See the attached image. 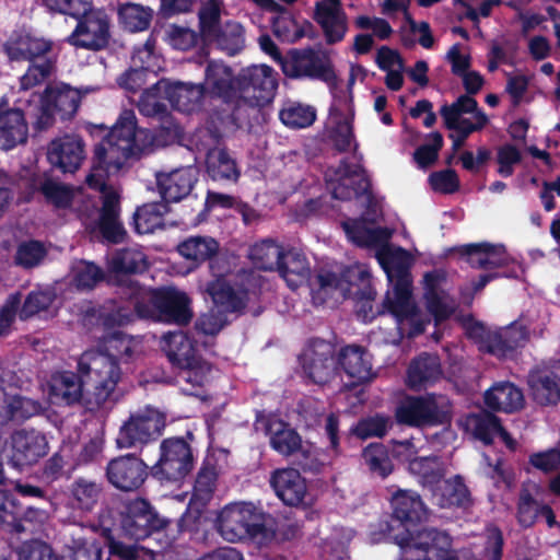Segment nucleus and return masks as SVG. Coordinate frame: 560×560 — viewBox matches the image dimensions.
I'll use <instances>...</instances> for the list:
<instances>
[{
	"label": "nucleus",
	"mask_w": 560,
	"mask_h": 560,
	"mask_svg": "<svg viewBox=\"0 0 560 560\" xmlns=\"http://www.w3.org/2000/svg\"><path fill=\"white\" fill-rule=\"evenodd\" d=\"M219 250V243L211 236H191L177 246L182 257L191 261L194 267L214 256Z\"/></svg>",
	"instance_id": "47"
},
{
	"label": "nucleus",
	"mask_w": 560,
	"mask_h": 560,
	"mask_svg": "<svg viewBox=\"0 0 560 560\" xmlns=\"http://www.w3.org/2000/svg\"><path fill=\"white\" fill-rule=\"evenodd\" d=\"M145 267L147 259L141 250L135 248L119 250L109 261L108 281L126 285L130 291L128 296L136 300L139 296L136 289L139 287L129 278L121 279V277L128 273L142 271Z\"/></svg>",
	"instance_id": "22"
},
{
	"label": "nucleus",
	"mask_w": 560,
	"mask_h": 560,
	"mask_svg": "<svg viewBox=\"0 0 560 560\" xmlns=\"http://www.w3.org/2000/svg\"><path fill=\"white\" fill-rule=\"evenodd\" d=\"M85 158L84 144L77 136H65L50 142L47 150L49 163L62 172H75Z\"/></svg>",
	"instance_id": "26"
},
{
	"label": "nucleus",
	"mask_w": 560,
	"mask_h": 560,
	"mask_svg": "<svg viewBox=\"0 0 560 560\" xmlns=\"http://www.w3.org/2000/svg\"><path fill=\"white\" fill-rule=\"evenodd\" d=\"M84 390L83 377L79 381L73 373H61L52 377L50 397L52 402L73 404Z\"/></svg>",
	"instance_id": "48"
},
{
	"label": "nucleus",
	"mask_w": 560,
	"mask_h": 560,
	"mask_svg": "<svg viewBox=\"0 0 560 560\" xmlns=\"http://www.w3.org/2000/svg\"><path fill=\"white\" fill-rule=\"evenodd\" d=\"M45 255V247L39 242H24L19 245L14 256V261L23 268H32L37 266Z\"/></svg>",
	"instance_id": "63"
},
{
	"label": "nucleus",
	"mask_w": 560,
	"mask_h": 560,
	"mask_svg": "<svg viewBox=\"0 0 560 560\" xmlns=\"http://www.w3.org/2000/svg\"><path fill=\"white\" fill-rule=\"evenodd\" d=\"M84 390L97 405L106 401L121 378L118 363L102 351H86L79 361Z\"/></svg>",
	"instance_id": "6"
},
{
	"label": "nucleus",
	"mask_w": 560,
	"mask_h": 560,
	"mask_svg": "<svg viewBox=\"0 0 560 560\" xmlns=\"http://www.w3.org/2000/svg\"><path fill=\"white\" fill-rule=\"evenodd\" d=\"M363 460L372 474L382 478L388 476L393 470L387 452L381 444L369 445L363 452Z\"/></svg>",
	"instance_id": "59"
},
{
	"label": "nucleus",
	"mask_w": 560,
	"mask_h": 560,
	"mask_svg": "<svg viewBox=\"0 0 560 560\" xmlns=\"http://www.w3.org/2000/svg\"><path fill=\"white\" fill-rule=\"evenodd\" d=\"M462 425L467 433H470L485 444L491 443L493 438L499 435L509 448H515V442L509 433L502 429L498 418L491 413L482 411L476 415H469L462 421Z\"/></svg>",
	"instance_id": "31"
},
{
	"label": "nucleus",
	"mask_w": 560,
	"mask_h": 560,
	"mask_svg": "<svg viewBox=\"0 0 560 560\" xmlns=\"http://www.w3.org/2000/svg\"><path fill=\"white\" fill-rule=\"evenodd\" d=\"M392 453L400 460L409 462V469L412 474L419 475L422 480L430 481L429 471L439 470V462L433 457L417 458V450L410 441L396 442Z\"/></svg>",
	"instance_id": "46"
},
{
	"label": "nucleus",
	"mask_w": 560,
	"mask_h": 560,
	"mask_svg": "<svg viewBox=\"0 0 560 560\" xmlns=\"http://www.w3.org/2000/svg\"><path fill=\"white\" fill-rule=\"evenodd\" d=\"M352 119L353 110L350 102L347 98L337 100L331 106L328 126L331 129L335 145L340 151H347L354 147Z\"/></svg>",
	"instance_id": "29"
},
{
	"label": "nucleus",
	"mask_w": 560,
	"mask_h": 560,
	"mask_svg": "<svg viewBox=\"0 0 560 560\" xmlns=\"http://www.w3.org/2000/svg\"><path fill=\"white\" fill-rule=\"evenodd\" d=\"M198 179L195 166H184L156 174V184L165 201H179L187 197Z\"/></svg>",
	"instance_id": "25"
},
{
	"label": "nucleus",
	"mask_w": 560,
	"mask_h": 560,
	"mask_svg": "<svg viewBox=\"0 0 560 560\" xmlns=\"http://www.w3.org/2000/svg\"><path fill=\"white\" fill-rule=\"evenodd\" d=\"M120 26L130 33H139L149 28L154 11L148 5L135 2L119 4L117 9Z\"/></svg>",
	"instance_id": "42"
},
{
	"label": "nucleus",
	"mask_w": 560,
	"mask_h": 560,
	"mask_svg": "<svg viewBox=\"0 0 560 560\" xmlns=\"http://www.w3.org/2000/svg\"><path fill=\"white\" fill-rule=\"evenodd\" d=\"M440 362L434 355H423L411 363L408 370V384L413 388L425 386L439 378Z\"/></svg>",
	"instance_id": "52"
},
{
	"label": "nucleus",
	"mask_w": 560,
	"mask_h": 560,
	"mask_svg": "<svg viewBox=\"0 0 560 560\" xmlns=\"http://www.w3.org/2000/svg\"><path fill=\"white\" fill-rule=\"evenodd\" d=\"M206 168L213 180L235 183L241 174L235 160L221 148H215L208 152Z\"/></svg>",
	"instance_id": "44"
},
{
	"label": "nucleus",
	"mask_w": 560,
	"mask_h": 560,
	"mask_svg": "<svg viewBox=\"0 0 560 560\" xmlns=\"http://www.w3.org/2000/svg\"><path fill=\"white\" fill-rule=\"evenodd\" d=\"M151 145L152 137L147 129L137 127L135 113L124 110L109 133L95 147L92 170L86 177L88 186L95 189L103 200L100 212L96 211V201L81 188L73 190L65 184L46 180L42 192L58 209L69 208L86 218L96 213L94 223L103 237L110 243H120L126 231L118 218L119 195L106 185L105 176L118 173Z\"/></svg>",
	"instance_id": "1"
},
{
	"label": "nucleus",
	"mask_w": 560,
	"mask_h": 560,
	"mask_svg": "<svg viewBox=\"0 0 560 560\" xmlns=\"http://www.w3.org/2000/svg\"><path fill=\"white\" fill-rule=\"evenodd\" d=\"M342 226L352 243L376 248V258L390 284L383 306L396 318L400 334L408 336L421 334L427 320L422 318L412 300L411 280L408 273L412 256L400 247L387 244L390 231L374 222L353 220L343 222Z\"/></svg>",
	"instance_id": "2"
},
{
	"label": "nucleus",
	"mask_w": 560,
	"mask_h": 560,
	"mask_svg": "<svg viewBox=\"0 0 560 560\" xmlns=\"http://www.w3.org/2000/svg\"><path fill=\"white\" fill-rule=\"evenodd\" d=\"M217 472L213 468L205 467L200 470L192 495L189 502V509L201 511L212 499L215 488Z\"/></svg>",
	"instance_id": "53"
},
{
	"label": "nucleus",
	"mask_w": 560,
	"mask_h": 560,
	"mask_svg": "<svg viewBox=\"0 0 560 560\" xmlns=\"http://www.w3.org/2000/svg\"><path fill=\"white\" fill-rule=\"evenodd\" d=\"M313 19L322 27L328 44L341 42L346 36L348 19L340 0L317 1Z\"/></svg>",
	"instance_id": "21"
},
{
	"label": "nucleus",
	"mask_w": 560,
	"mask_h": 560,
	"mask_svg": "<svg viewBox=\"0 0 560 560\" xmlns=\"http://www.w3.org/2000/svg\"><path fill=\"white\" fill-rule=\"evenodd\" d=\"M82 92L65 83H54L46 88L43 95H31L26 114L36 119L38 128L51 125L56 115L71 117L78 109Z\"/></svg>",
	"instance_id": "7"
},
{
	"label": "nucleus",
	"mask_w": 560,
	"mask_h": 560,
	"mask_svg": "<svg viewBox=\"0 0 560 560\" xmlns=\"http://www.w3.org/2000/svg\"><path fill=\"white\" fill-rule=\"evenodd\" d=\"M528 384L538 404H557L560 400V362L534 370Z\"/></svg>",
	"instance_id": "27"
},
{
	"label": "nucleus",
	"mask_w": 560,
	"mask_h": 560,
	"mask_svg": "<svg viewBox=\"0 0 560 560\" xmlns=\"http://www.w3.org/2000/svg\"><path fill=\"white\" fill-rule=\"evenodd\" d=\"M54 69V65L49 59L39 62H32L27 71L20 78V89L26 93L34 86L42 83L48 78Z\"/></svg>",
	"instance_id": "62"
},
{
	"label": "nucleus",
	"mask_w": 560,
	"mask_h": 560,
	"mask_svg": "<svg viewBox=\"0 0 560 560\" xmlns=\"http://www.w3.org/2000/svg\"><path fill=\"white\" fill-rule=\"evenodd\" d=\"M221 537L230 542L257 539L262 542L271 534L266 528L262 511L250 502H233L225 505L217 518Z\"/></svg>",
	"instance_id": "5"
},
{
	"label": "nucleus",
	"mask_w": 560,
	"mask_h": 560,
	"mask_svg": "<svg viewBox=\"0 0 560 560\" xmlns=\"http://www.w3.org/2000/svg\"><path fill=\"white\" fill-rule=\"evenodd\" d=\"M164 40L175 49L188 50L197 43V34L185 26L168 24L164 28Z\"/></svg>",
	"instance_id": "60"
},
{
	"label": "nucleus",
	"mask_w": 560,
	"mask_h": 560,
	"mask_svg": "<svg viewBox=\"0 0 560 560\" xmlns=\"http://www.w3.org/2000/svg\"><path fill=\"white\" fill-rule=\"evenodd\" d=\"M464 328L470 338L479 342L482 351L498 358L508 357L528 337L527 326L522 322H514L506 327L489 330L483 324L468 318L464 320Z\"/></svg>",
	"instance_id": "9"
},
{
	"label": "nucleus",
	"mask_w": 560,
	"mask_h": 560,
	"mask_svg": "<svg viewBox=\"0 0 560 560\" xmlns=\"http://www.w3.org/2000/svg\"><path fill=\"white\" fill-rule=\"evenodd\" d=\"M441 115L447 128L456 130L464 135L483 128L488 122V117L478 109L477 102L468 96H460L451 106H444Z\"/></svg>",
	"instance_id": "16"
},
{
	"label": "nucleus",
	"mask_w": 560,
	"mask_h": 560,
	"mask_svg": "<svg viewBox=\"0 0 560 560\" xmlns=\"http://www.w3.org/2000/svg\"><path fill=\"white\" fill-rule=\"evenodd\" d=\"M164 90L167 94L170 105L182 112H192L200 103L202 96V88L200 85H191L185 83H171L165 80H161V84L158 86Z\"/></svg>",
	"instance_id": "37"
},
{
	"label": "nucleus",
	"mask_w": 560,
	"mask_h": 560,
	"mask_svg": "<svg viewBox=\"0 0 560 560\" xmlns=\"http://www.w3.org/2000/svg\"><path fill=\"white\" fill-rule=\"evenodd\" d=\"M40 410V406L31 399L9 393V409H0V419L22 420L30 418Z\"/></svg>",
	"instance_id": "58"
},
{
	"label": "nucleus",
	"mask_w": 560,
	"mask_h": 560,
	"mask_svg": "<svg viewBox=\"0 0 560 560\" xmlns=\"http://www.w3.org/2000/svg\"><path fill=\"white\" fill-rule=\"evenodd\" d=\"M305 375L316 384H326L336 375V360L330 343L316 341L301 355Z\"/></svg>",
	"instance_id": "19"
},
{
	"label": "nucleus",
	"mask_w": 560,
	"mask_h": 560,
	"mask_svg": "<svg viewBox=\"0 0 560 560\" xmlns=\"http://www.w3.org/2000/svg\"><path fill=\"white\" fill-rule=\"evenodd\" d=\"M232 84V73L221 62H209L206 70L205 89L210 93L222 95Z\"/></svg>",
	"instance_id": "56"
},
{
	"label": "nucleus",
	"mask_w": 560,
	"mask_h": 560,
	"mask_svg": "<svg viewBox=\"0 0 560 560\" xmlns=\"http://www.w3.org/2000/svg\"><path fill=\"white\" fill-rule=\"evenodd\" d=\"M273 34L282 42L295 43L304 37H311L313 26L307 21H296L288 13H281L272 22Z\"/></svg>",
	"instance_id": "49"
},
{
	"label": "nucleus",
	"mask_w": 560,
	"mask_h": 560,
	"mask_svg": "<svg viewBox=\"0 0 560 560\" xmlns=\"http://www.w3.org/2000/svg\"><path fill=\"white\" fill-rule=\"evenodd\" d=\"M122 530L132 539H142L149 536L155 525V516L149 504L143 500H135L127 506L121 522Z\"/></svg>",
	"instance_id": "32"
},
{
	"label": "nucleus",
	"mask_w": 560,
	"mask_h": 560,
	"mask_svg": "<svg viewBox=\"0 0 560 560\" xmlns=\"http://www.w3.org/2000/svg\"><path fill=\"white\" fill-rule=\"evenodd\" d=\"M83 20L78 23L69 42L79 47L89 49H101L109 39V20L102 10L89 11L82 15Z\"/></svg>",
	"instance_id": "18"
},
{
	"label": "nucleus",
	"mask_w": 560,
	"mask_h": 560,
	"mask_svg": "<svg viewBox=\"0 0 560 560\" xmlns=\"http://www.w3.org/2000/svg\"><path fill=\"white\" fill-rule=\"evenodd\" d=\"M28 135V127L21 109L3 108L0 114V149L11 150L23 144Z\"/></svg>",
	"instance_id": "33"
},
{
	"label": "nucleus",
	"mask_w": 560,
	"mask_h": 560,
	"mask_svg": "<svg viewBox=\"0 0 560 560\" xmlns=\"http://www.w3.org/2000/svg\"><path fill=\"white\" fill-rule=\"evenodd\" d=\"M264 423L270 435L271 446L277 452L283 455H290L302 448L301 438L281 420L269 418Z\"/></svg>",
	"instance_id": "45"
},
{
	"label": "nucleus",
	"mask_w": 560,
	"mask_h": 560,
	"mask_svg": "<svg viewBox=\"0 0 560 560\" xmlns=\"http://www.w3.org/2000/svg\"><path fill=\"white\" fill-rule=\"evenodd\" d=\"M132 319L133 314L122 307L107 314L103 319L106 331L103 352L116 362L118 360H130L142 352V340L140 338L116 330V327H124L131 323Z\"/></svg>",
	"instance_id": "10"
},
{
	"label": "nucleus",
	"mask_w": 560,
	"mask_h": 560,
	"mask_svg": "<svg viewBox=\"0 0 560 560\" xmlns=\"http://www.w3.org/2000/svg\"><path fill=\"white\" fill-rule=\"evenodd\" d=\"M165 427V417L153 408H144L133 412L122 423L116 444L119 448H129L148 443L161 435Z\"/></svg>",
	"instance_id": "13"
},
{
	"label": "nucleus",
	"mask_w": 560,
	"mask_h": 560,
	"mask_svg": "<svg viewBox=\"0 0 560 560\" xmlns=\"http://www.w3.org/2000/svg\"><path fill=\"white\" fill-rule=\"evenodd\" d=\"M277 270L292 289L303 285L310 278V266L304 255L295 249L284 252Z\"/></svg>",
	"instance_id": "41"
},
{
	"label": "nucleus",
	"mask_w": 560,
	"mask_h": 560,
	"mask_svg": "<svg viewBox=\"0 0 560 560\" xmlns=\"http://www.w3.org/2000/svg\"><path fill=\"white\" fill-rule=\"evenodd\" d=\"M442 468L439 463V470L429 471L430 481L422 480L423 485L430 487L432 500L440 508H452L464 505L468 501V490L459 477L441 479Z\"/></svg>",
	"instance_id": "23"
},
{
	"label": "nucleus",
	"mask_w": 560,
	"mask_h": 560,
	"mask_svg": "<svg viewBox=\"0 0 560 560\" xmlns=\"http://www.w3.org/2000/svg\"><path fill=\"white\" fill-rule=\"evenodd\" d=\"M238 83L245 96L254 100L257 104L269 102L277 89L273 70L266 65H255L243 69Z\"/></svg>",
	"instance_id": "20"
},
{
	"label": "nucleus",
	"mask_w": 560,
	"mask_h": 560,
	"mask_svg": "<svg viewBox=\"0 0 560 560\" xmlns=\"http://www.w3.org/2000/svg\"><path fill=\"white\" fill-rule=\"evenodd\" d=\"M223 0H205L199 11L200 34L229 55H235L245 46L244 26L236 21L220 24Z\"/></svg>",
	"instance_id": "8"
},
{
	"label": "nucleus",
	"mask_w": 560,
	"mask_h": 560,
	"mask_svg": "<svg viewBox=\"0 0 560 560\" xmlns=\"http://www.w3.org/2000/svg\"><path fill=\"white\" fill-rule=\"evenodd\" d=\"M160 84L161 81L144 90L139 100V109L147 116H155L165 112L170 104L167 94L164 93V90L158 88Z\"/></svg>",
	"instance_id": "57"
},
{
	"label": "nucleus",
	"mask_w": 560,
	"mask_h": 560,
	"mask_svg": "<svg viewBox=\"0 0 560 560\" xmlns=\"http://www.w3.org/2000/svg\"><path fill=\"white\" fill-rule=\"evenodd\" d=\"M72 281L79 289H92L100 282L104 275L102 270L92 262H75L71 270Z\"/></svg>",
	"instance_id": "61"
},
{
	"label": "nucleus",
	"mask_w": 560,
	"mask_h": 560,
	"mask_svg": "<svg viewBox=\"0 0 560 560\" xmlns=\"http://www.w3.org/2000/svg\"><path fill=\"white\" fill-rule=\"evenodd\" d=\"M282 71L290 78H312L331 81L335 78L331 58L322 49H292L282 61Z\"/></svg>",
	"instance_id": "12"
},
{
	"label": "nucleus",
	"mask_w": 560,
	"mask_h": 560,
	"mask_svg": "<svg viewBox=\"0 0 560 560\" xmlns=\"http://www.w3.org/2000/svg\"><path fill=\"white\" fill-rule=\"evenodd\" d=\"M271 486L276 494L288 505H300L310 501L305 479L296 469L275 471Z\"/></svg>",
	"instance_id": "28"
},
{
	"label": "nucleus",
	"mask_w": 560,
	"mask_h": 560,
	"mask_svg": "<svg viewBox=\"0 0 560 560\" xmlns=\"http://www.w3.org/2000/svg\"><path fill=\"white\" fill-rule=\"evenodd\" d=\"M139 296L135 308L143 318L187 324L192 318L191 300L186 292L174 287L159 290L136 289Z\"/></svg>",
	"instance_id": "4"
},
{
	"label": "nucleus",
	"mask_w": 560,
	"mask_h": 560,
	"mask_svg": "<svg viewBox=\"0 0 560 560\" xmlns=\"http://www.w3.org/2000/svg\"><path fill=\"white\" fill-rule=\"evenodd\" d=\"M192 467L191 450L183 439H167L161 444V456L154 474L167 480L183 478Z\"/></svg>",
	"instance_id": "15"
},
{
	"label": "nucleus",
	"mask_w": 560,
	"mask_h": 560,
	"mask_svg": "<svg viewBox=\"0 0 560 560\" xmlns=\"http://www.w3.org/2000/svg\"><path fill=\"white\" fill-rule=\"evenodd\" d=\"M144 463L133 456H121L109 462L106 475L117 489L132 491L138 489L147 476Z\"/></svg>",
	"instance_id": "24"
},
{
	"label": "nucleus",
	"mask_w": 560,
	"mask_h": 560,
	"mask_svg": "<svg viewBox=\"0 0 560 560\" xmlns=\"http://www.w3.org/2000/svg\"><path fill=\"white\" fill-rule=\"evenodd\" d=\"M8 56L12 60L27 59L32 62L42 61V57L50 50V44L30 34L12 37L5 45Z\"/></svg>",
	"instance_id": "34"
},
{
	"label": "nucleus",
	"mask_w": 560,
	"mask_h": 560,
	"mask_svg": "<svg viewBox=\"0 0 560 560\" xmlns=\"http://www.w3.org/2000/svg\"><path fill=\"white\" fill-rule=\"evenodd\" d=\"M182 369L180 380L190 387H183V390L188 395H195L194 388L202 387L208 381L210 375V366L200 359H192L189 364L179 366Z\"/></svg>",
	"instance_id": "54"
},
{
	"label": "nucleus",
	"mask_w": 560,
	"mask_h": 560,
	"mask_svg": "<svg viewBox=\"0 0 560 560\" xmlns=\"http://www.w3.org/2000/svg\"><path fill=\"white\" fill-rule=\"evenodd\" d=\"M206 292L218 312H236L244 306L243 292L235 290L225 278H218L206 287Z\"/></svg>",
	"instance_id": "39"
},
{
	"label": "nucleus",
	"mask_w": 560,
	"mask_h": 560,
	"mask_svg": "<svg viewBox=\"0 0 560 560\" xmlns=\"http://www.w3.org/2000/svg\"><path fill=\"white\" fill-rule=\"evenodd\" d=\"M394 510L393 524L388 526V536L417 538V533L411 530L417 522L423 520L427 511L419 495L412 491L399 490L392 497Z\"/></svg>",
	"instance_id": "14"
},
{
	"label": "nucleus",
	"mask_w": 560,
	"mask_h": 560,
	"mask_svg": "<svg viewBox=\"0 0 560 560\" xmlns=\"http://www.w3.org/2000/svg\"><path fill=\"white\" fill-rule=\"evenodd\" d=\"M326 180L336 199H350L352 196H355L358 190L352 185L357 183L360 184V188H364V185H362L364 182L363 176L359 168L347 164L341 165L337 170H329L326 173Z\"/></svg>",
	"instance_id": "35"
},
{
	"label": "nucleus",
	"mask_w": 560,
	"mask_h": 560,
	"mask_svg": "<svg viewBox=\"0 0 560 560\" xmlns=\"http://www.w3.org/2000/svg\"><path fill=\"white\" fill-rule=\"evenodd\" d=\"M155 40L149 37L142 47L132 56V67H138L149 73H155L160 69L159 57L154 54Z\"/></svg>",
	"instance_id": "64"
},
{
	"label": "nucleus",
	"mask_w": 560,
	"mask_h": 560,
	"mask_svg": "<svg viewBox=\"0 0 560 560\" xmlns=\"http://www.w3.org/2000/svg\"><path fill=\"white\" fill-rule=\"evenodd\" d=\"M312 295L316 304H336L351 296L358 301V314L364 320L369 318L374 299L370 275L361 266H352L342 272L320 270L312 283Z\"/></svg>",
	"instance_id": "3"
},
{
	"label": "nucleus",
	"mask_w": 560,
	"mask_h": 560,
	"mask_svg": "<svg viewBox=\"0 0 560 560\" xmlns=\"http://www.w3.org/2000/svg\"><path fill=\"white\" fill-rule=\"evenodd\" d=\"M315 109L300 103H288L280 112L281 121L291 128H305L315 120Z\"/></svg>",
	"instance_id": "55"
},
{
	"label": "nucleus",
	"mask_w": 560,
	"mask_h": 560,
	"mask_svg": "<svg viewBox=\"0 0 560 560\" xmlns=\"http://www.w3.org/2000/svg\"><path fill=\"white\" fill-rule=\"evenodd\" d=\"M168 208L163 202H151L138 208L133 214L135 230L139 234H150L163 226Z\"/></svg>",
	"instance_id": "50"
},
{
	"label": "nucleus",
	"mask_w": 560,
	"mask_h": 560,
	"mask_svg": "<svg viewBox=\"0 0 560 560\" xmlns=\"http://www.w3.org/2000/svg\"><path fill=\"white\" fill-rule=\"evenodd\" d=\"M442 282L443 276L438 271L424 276L427 308L436 324L448 318L456 307L454 300L442 287Z\"/></svg>",
	"instance_id": "30"
},
{
	"label": "nucleus",
	"mask_w": 560,
	"mask_h": 560,
	"mask_svg": "<svg viewBox=\"0 0 560 560\" xmlns=\"http://www.w3.org/2000/svg\"><path fill=\"white\" fill-rule=\"evenodd\" d=\"M486 405L498 411L512 412L523 406L522 392L509 382L494 384L485 393Z\"/></svg>",
	"instance_id": "36"
},
{
	"label": "nucleus",
	"mask_w": 560,
	"mask_h": 560,
	"mask_svg": "<svg viewBox=\"0 0 560 560\" xmlns=\"http://www.w3.org/2000/svg\"><path fill=\"white\" fill-rule=\"evenodd\" d=\"M443 418L442 402L434 396L407 397L396 409L397 421L411 427L432 425Z\"/></svg>",
	"instance_id": "17"
},
{
	"label": "nucleus",
	"mask_w": 560,
	"mask_h": 560,
	"mask_svg": "<svg viewBox=\"0 0 560 560\" xmlns=\"http://www.w3.org/2000/svg\"><path fill=\"white\" fill-rule=\"evenodd\" d=\"M161 347L167 358L176 365H187L198 357V350L191 340L182 331L170 332L163 336Z\"/></svg>",
	"instance_id": "43"
},
{
	"label": "nucleus",
	"mask_w": 560,
	"mask_h": 560,
	"mask_svg": "<svg viewBox=\"0 0 560 560\" xmlns=\"http://www.w3.org/2000/svg\"><path fill=\"white\" fill-rule=\"evenodd\" d=\"M0 446L9 464L19 469L36 464L48 453L45 435L36 430H16L7 441H0Z\"/></svg>",
	"instance_id": "11"
},
{
	"label": "nucleus",
	"mask_w": 560,
	"mask_h": 560,
	"mask_svg": "<svg viewBox=\"0 0 560 560\" xmlns=\"http://www.w3.org/2000/svg\"><path fill=\"white\" fill-rule=\"evenodd\" d=\"M340 363L353 383H364L373 378L371 357L363 349L347 347L341 351Z\"/></svg>",
	"instance_id": "38"
},
{
	"label": "nucleus",
	"mask_w": 560,
	"mask_h": 560,
	"mask_svg": "<svg viewBox=\"0 0 560 560\" xmlns=\"http://www.w3.org/2000/svg\"><path fill=\"white\" fill-rule=\"evenodd\" d=\"M466 254L468 262L477 268H499L510 261V257L502 245L472 244L466 247Z\"/></svg>",
	"instance_id": "40"
},
{
	"label": "nucleus",
	"mask_w": 560,
	"mask_h": 560,
	"mask_svg": "<svg viewBox=\"0 0 560 560\" xmlns=\"http://www.w3.org/2000/svg\"><path fill=\"white\" fill-rule=\"evenodd\" d=\"M284 249L271 240H262L255 243L248 253L252 262L262 270H275L278 268Z\"/></svg>",
	"instance_id": "51"
}]
</instances>
